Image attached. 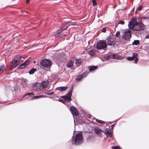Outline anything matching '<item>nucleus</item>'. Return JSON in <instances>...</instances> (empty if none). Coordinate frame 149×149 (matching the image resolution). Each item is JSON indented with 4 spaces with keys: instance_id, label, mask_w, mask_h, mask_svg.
<instances>
[{
    "instance_id": "obj_1",
    "label": "nucleus",
    "mask_w": 149,
    "mask_h": 149,
    "mask_svg": "<svg viewBox=\"0 0 149 149\" xmlns=\"http://www.w3.org/2000/svg\"><path fill=\"white\" fill-rule=\"evenodd\" d=\"M128 27L129 29L134 31H138L141 30H143L144 29L143 24L138 23H136L135 24H132L130 23L128 24Z\"/></svg>"
},
{
    "instance_id": "obj_2",
    "label": "nucleus",
    "mask_w": 149,
    "mask_h": 149,
    "mask_svg": "<svg viewBox=\"0 0 149 149\" xmlns=\"http://www.w3.org/2000/svg\"><path fill=\"white\" fill-rule=\"evenodd\" d=\"M21 57L20 55L16 56L14 58V59L12 60L11 64V66L13 67V68L16 67L19 63V60L20 59Z\"/></svg>"
},
{
    "instance_id": "obj_3",
    "label": "nucleus",
    "mask_w": 149,
    "mask_h": 149,
    "mask_svg": "<svg viewBox=\"0 0 149 149\" xmlns=\"http://www.w3.org/2000/svg\"><path fill=\"white\" fill-rule=\"evenodd\" d=\"M82 142V135L79 133L77 134L75 136L74 143H73V144L75 145H79Z\"/></svg>"
},
{
    "instance_id": "obj_4",
    "label": "nucleus",
    "mask_w": 149,
    "mask_h": 149,
    "mask_svg": "<svg viewBox=\"0 0 149 149\" xmlns=\"http://www.w3.org/2000/svg\"><path fill=\"white\" fill-rule=\"evenodd\" d=\"M52 62L49 60L45 59L42 60L40 61L41 65L44 67H49L51 65Z\"/></svg>"
},
{
    "instance_id": "obj_5",
    "label": "nucleus",
    "mask_w": 149,
    "mask_h": 149,
    "mask_svg": "<svg viewBox=\"0 0 149 149\" xmlns=\"http://www.w3.org/2000/svg\"><path fill=\"white\" fill-rule=\"evenodd\" d=\"M107 44L105 42L99 41L96 45V48L97 49H104L107 47Z\"/></svg>"
},
{
    "instance_id": "obj_6",
    "label": "nucleus",
    "mask_w": 149,
    "mask_h": 149,
    "mask_svg": "<svg viewBox=\"0 0 149 149\" xmlns=\"http://www.w3.org/2000/svg\"><path fill=\"white\" fill-rule=\"evenodd\" d=\"M131 31L129 29L126 30L123 36V38L126 40L129 39L131 37Z\"/></svg>"
},
{
    "instance_id": "obj_7",
    "label": "nucleus",
    "mask_w": 149,
    "mask_h": 149,
    "mask_svg": "<svg viewBox=\"0 0 149 149\" xmlns=\"http://www.w3.org/2000/svg\"><path fill=\"white\" fill-rule=\"evenodd\" d=\"M70 111L73 116H77L79 115L77 109L74 106L70 107Z\"/></svg>"
},
{
    "instance_id": "obj_8",
    "label": "nucleus",
    "mask_w": 149,
    "mask_h": 149,
    "mask_svg": "<svg viewBox=\"0 0 149 149\" xmlns=\"http://www.w3.org/2000/svg\"><path fill=\"white\" fill-rule=\"evenodd\" d=\"M107 44L109 46H114L116 45V42L112 38H109L107 39Z\"/></svg>"
},
{
    "instance_id": "obj_9",
    "label": "nucleus",
    "mask_w": 149,
    "mask_h": 149,
    "mask_svg": "<svg viewBox=\"0 0 149 149\" xmlns=\"http://www.w3.org/2000/svg\"><path fill=\"white\" fill-rule=\"evenodd\" d=\"M108 58H112L113 59H116L118 58L117 55L116 54H109L108 56Z\"/></svg>"
},
{
    "instance_id": "obj_10",
    "label": "nucleus",
    "mask_w": 149,
    "mask_h": 149,
    "mask_svg": "<svg viewBox=\"0 0 149 149\" xmlns=\"http://www.w3.org/2000/svg\"><path fill=\"white\" fill-rule=\"evenodd\" d=\"M62 98H63L65 100L69 102L71 100V96L68 95H66L62 96Z\"/></svg>"
},
{
    "instance_id": "obj_11",
    "label": "nucleus",
    "mask_w": 149,
    "mask_h": 149,
    "mask_svg": "<svg viewBox=\"0 0 149 149\" xmlns=\"http://www.w3.org/2000/svg\"><path fill=\"white\" fill-rule=\"evenodd\" d=\"M68 88V87L67 86H60L59 87L56 88V90H59L60 91H65Z\"/></svg>"
},
{
    "instance_id": "obj_12",
    "label": "nucleus",
    "mask_w": 149,
    "mask_h": 149,
    "mask_svg": "<svg viewBox=\"0 0 149 149\" xmlns=\"http://www.w3.org/2000/svg\"><path fill=\"white\" fill-rule=\"evenodd\" d=\"M74 63V61H73L72 60H70L67 63V67L71 68L73 66Z\"/></svg>"
},
{
    "instance_id": "obj_13",
    "label": "nucleus",
    "mask_w": 149,
    "mask_h": 149,
    "mask_svg": "<svg viewBox=\"0 0 149 149\" xmlns=\"http://www.w3.org/2000/svg\"><path fill=\"white\" fill-rule=\"evenodd\" d=\"M95 132L97 134H101V132H102V130L101 129H100L98 127H97L95 128L94 129Z\"/></svg>"
},
{
    "instance_id": "obj_14",
    "label": "nucleus",
    "mask_w": 149,
    "mask_h": 149,
    "mask_svg": "<svg viewBox=\"0 0 149 149\" xmlns=\"http://www.w3.org/2000/svg\"><path fill=\"white\" fill-rule=\"evenodd\" d=\"M41 85L43 88H47L48 86V83L47 81H43L41 83Z\"/></svg>"
},
{
    "instance_id": "obj_15",
    "label": "nucleus",
    "mask_w": 149,
    "mask_h": 149,
    "mask_svg": "<svg viewBox=\"0 0 149 149\" xmlns=\"http://www.w3.org/2000/svg\"><path fill=\"white\" fill-rule=\"evenodd\" d=\"M97 66H90L88 67L89 70L90 71L94 70L97 69Z\"/></svg>"
},
{
    "instance_id": "obj_16",
    "label": "nucleus",
    "mask_w": 149,
    "mask_h": 149,
    "mask_svg": "<svg viewBox=\"0 0 149 149\" xmlns=\"http://www.w3.org/2000/svg\"><path fill=\"white\" fill-rule=\"evenodd\" d=\"M75 61V64L76 66L78 67L80 66L81 63L80 59H76Z\"/></svg>"
},
{
    "instance_id": "obj_17",
    "label": "nucleus",
    "mask_w": 149,
    "mask_h": 149,
    "mask_svg": "<svg viewBox=\"0 0 149 149\" xmlns=\"http://www.w3.org/2000/svg\"><path fill=\"white\" fill-rule=\"evenodd\" d=\"M41 87V85L38 84H36V85H34L33 88H34V89H35V88H36V90L37 91H39Z\"/></svg>"
},
{
    "instance_id": "obj_18",
    "label": "nucleus",
    "mask_w": 149,
    "mask_h": 149,
    "mask_svg": "<svg viewBox=\"0 0 149 149\" xmlns=\"http://www.w3.org/2000/svg\"><path fill=\"white\" fill-rule=\"evenodd\" d=\"M130 23H131L132 24H135L137 23V20L136 19L132 18L131 19V22L129 23V24Z\"/></svg>"
},
{
    "instance_id": "obj_19",
    "label": "nucleus",
    "mask_w": 149,
    "mask_h": 149,
    "mask_svg": "<svg viewBox=\"0 0 149 149\" xmlns=\"http://www.w3.org/2000/svg\"><path fill=\"white\" fill-rule=\"evenodd\" d=\"M6 70V68L4 65H3L0 66V72Z\"/></svg>"
},
{
    "instance_id": "obj_20",
    "label": "nucleus",
    "mask_w": 149,
    "mask_h": 149,
    "mask_svg": "<svg viewBox=\"0 0 149 149\" xmlns=\"http://www.w3.org/2000/svg\"><path fill=\"white\" fill-rule=\"evenodd\" d=\"M139 43V40H134V41L132 42V45H137Z\"/></svg>"
},
{
    "instance_id": "obj_21",
    "label": "nucleus",
    "mask_w": 149,
    "mask_h": 149,
    "mask_svg": "<svg viewBox=\"0 0 149 149\" xmlns=\"http://www.w3.org/2000/svg\"><path fill=\"white\" fill-rule=\"evenodd\" d=\"M26 66L25 64H24L23 63L21 64L18 68V69H23Z\"/></svg>"
},
{
    "instance_id": "obj_22",
    "label": "nucleus",
    "mask_w": 149,
    "mask_h": 149,
    "mask_svg": "<svg viewBox=\"0 0 149 149\" xmlns=\"http://www.w3.org/2000/svg\"><path fill=\"white\" fill-rule=\"evenodd\" d=\"M36 71V69L32 68L29 71V73L30 74H33Z\"/></svg>"
},
{
    "instance_id": "obj_23",
    "label": "nucleus",
    "mask_w": 149,
    "mask_h": 149,
    "mask_svg": "<svg viewBox=\"0 0 149 149\" xmlns=\"http://www.w3.org/2000/svg\"><path fill=\"white\" fill-rule=\"evenodd\" d=\"M44 97V96L43 95H38L35 96H34L33 98V99H37L40 98H42Z\"/></svg>"
},
{
    "instance_id": "obj_24",
    "label": "nucleus",
    "mask_w": 149,
    "mask_h": 149,
    "mask_svg": "<svg viewBox=\"0 0 149 149\" xmlns=\"http://www.w3.org/2000/svg\"><path fill=\"white\" fill-rule=\"evenodd\" d=\"M88 53L90 55L93 56L95 54V51L93 50H91L88 52Z\"/></svg>"
},
{
    "instance_id": "obj_25",
    "label": "nucleus",
    "mask_w": 149,
    "mask_h": 149,
    "mask_svg": "<svg viewBox=\"0 0 149 149\" xmlns=\"http://www.w3.org/2000/svg\"><path fill=\"white\" fill-rule=\"evenodd\" d=\"M82 78V76L81 75L78 76L76 79V81H79Z\"/></svg>"
},
{
    "instance_id": "obj_26",
    "label": "nucleus",
    "mask_w": 149,
    "mask_h": 149,
    "mask_svg": "<svg viewBox=\"0 0 149 149\" xmlns=\"http://www.w3.org/2000/svg\"><path fill=\"white\" fill-rule=\"evenodd\" d=\"M106 133L108 135H109V137H111L112 136V135L111 132L110 131L107 130L106 131Z\"/></svg>"
},
{
    "instance_id": "obj_27",
    "label": "nucleus",
    "mask_w": 149,
    "mask_h": 149,
    "mask_svg": "<svg viewBox=\"0 0 149 149\" xmlns=\"http://www.w3.org/2000/svg\"><path fill=\"white\" fill-rule=\"evenodd\" d=\"M30 61V60L29 59H27L23 63L26 65L29 63Z\"/></svg>"
},
{
    "instance_id": "obj_28",
    "label": "nucleus",
    "mask_w": 149,
    "mask_h": 149,
    "mask_svg": "<svg viewBox=\"0 0 149 149\" xmlns=\"http://www.w3.org/2000/svg\"><path fill=\"white\" fill-rule=\"evenodd\" d=\"M95 119L96 121L98 122V123H101L102 124H103V123H104V122L103 121L101 120H97V119Z\"/></svg>"
},
{
    "instance_id": "obj_29",
    "label": "nucleus",
    "mask_w": 149,
    "mask_h": 149,
    "mask_svg": "<svg viewBox=\"0 0 149 149\" xmlns=\"http://www.w3.org/2000/svg\"><path fill=\"white\" fill-rule=\"evenodd\" d=\"M127 60L128 61H132L134 60V59L132 56H129L127 58Z\"/></svg>"
},
{
    "instance_id": "obj_30",
    "label": "nucleus",
    "mask_w": 149,
    "mask_h": 149,
    "mask_svg": "<svg viewBox=\"0 0 149 149\" xmlns=\"http://www.w3.org/2000/svg\"><path fill=\"white\" fill-rule=\"evenodd\" d=\"M72 89H71L70 91H69L68 93V95L71 96V95L72 93Z\"/></svg>"
},
{
    "instance_id": "obj_31",
    "label": "nucleus",
    "mask_w": 149,
    "mask_h": 149,
    "mask_svg": "<svg viewBox=\"0 0 149 149\" xmlns=\"http://www.w3.org/2000/svg\"><path fill=\"white\" fill-rule=\"evenodd\" d=\"M138 55V54L136 53H133V54L132 57L134 58V59L137 58V56Z\"/></svg>"
},
{
    "instance_id": "obj_32",
    "label": "nucleus",
    "mask_w": 149,
    "mask_h": 149,
    "mask_svg": "<svg viewBox=\"0 0 149 149\" xmlns=\"http://www.w3.org/2000/svg\"><path fill=\"white\" fill-rule=\"evenodd\" d=\"M45 93L49 95H51L54 94V92H45Z\"/></svg>"
},
{
    "instance_id": "obj_33",
    "label": "nucleus",
    "mask_w": 149,
    "mask_h": 149,
    "mask_svg": "<svg viewBox=\"0 0 149 149\" xmlns=\"http://www.w3.org/2000/svg\"><path fill=\"white\" fill-rule=\"evenodd\" d=\"M120 32L119 31H117L116 32V35L117 37H119L120 36Z\"/></svg>"
},
{
    "instance_id": "obj_34",
    "label": "nucleus",
    "mask_w": 149,
    "mask_h": 149,
    "mask_svg": "<svg viewBox=\"0 0 149 149\" xmlns=\"http://www.w3.org/2000/svg\"><path fill=\"white\" fill-rule=\"evenodd\" d=\"M88 74V73L87 72H84L81 74V75L82 76V77H84L86 76Z\"/></svg>"
},
{
    "instance_id": "obj_35",
    "label": "nucleus",
    "mask_w": 149,
    "mask_h": 149,
    "mask_svg": "<svg viewBox=\"0 0 149 149\" xmlns=\"http://www.w3.org/2000/svg\"><path fill=\"white\" fill-rule=\"evenodd\" d=\"M31 95H34V94L33 93H28L26 94L24 96H25V97H26L27 95L31 96Z\"/></svg>"
},
{
    "instance_id": "obj_36",
    "label": "nucleus",
    "mask_w": 149,
    "mask_h": 149,
    "mask_svg": "<svg viewBox=\"0 0 149 149\" xmlns=\"http://www.w3.org/2000/svg\"><path fill=\"white\" fill-rule=\"evenodd\" d=\"M93 6H95L97 4V3L95 0H93Z\"/></svg>"
},
{
    "instance_id": "obj_37",
    "label": "nucleus",
    "mask_w": 149,
    "mask_h": 149,
    "mask_svg": "<svg viewBox=\"0 0 149 149\" xmlns=\"http://www.w3.org/2000/svg\"><path fill=\"white\" fill-rule=\"evenodd\" d=\"M118 24H121L122 25H123L125 24V22L124 21L122 20L120 21H119Z\"/></svg>"
},
{
    "instance_id": "obj_38",
    "label": "nucleus",
    "mask_w": 149,
    "mask_h": 149,
    "mask_svg": "<svg viewBox=\"0 0 149 149\" xmlns=\"http://www.w3.org/2000/svg\"><path fill=\"white\" fill-rule=\"evenodd\" d=\"M142 7L141 6H139L137 8V11L138 10V11L141 10L142 9Z\"/></svg>"
},
{
    "instance_id": "obj_39",
    "label": "nucleus",
    "mask_w": 149,
    "mask_h": 149,
    "mask_svg": "<svg viewBox=\"0 0 149 149\" xmlns=\"http://www.w3.org/2000/svg\"><path fill=\"white\" fill-rule=\"evenodd\" d=\"M102 32H105L106 31V29L105 28H103L102 30Z\"/></svg>"
},
{
    "instance_id": "obj_40",
    "label": "nucleus",
    "mask_w": 149,
    "mask_h": 149,
    "mask_svg": "<svg viewBox=\"0 0 149 149\" xmlns=\"http://www.w3.org/2000/svg\"><path fill=\"white\" fill-rule=\"evenodd\" d=\"M138 61V59L137 58H136L134 61V63H136Z\"/></svg>"
},
{
    "instance_id": "obj_41",
    "label": "nucleus",
    "mask_w": 149,
    "mask_h": 149,
    "mask_svg": "<svg viewBox=\"0 0 149 149\" xmlns=\"http://www.w3.org/2000/svg\"><path fill=\"white\" fill-rule=\"evenodd\" d=\"M118 146H113L112 147V149H118Z\"/></svg>"
},
{
    "instance_id": "obj_42",
    "label": "nucleus",
    "mask_w": 149,
    "mask_h": 149,
    "mask_svg": "<svg viewBox=\"0 0 149 149\" xmlns=\"http://www.w3.org/2000/svg\"><path fill=\"white\" fill-rule=\"evenodd\" d=\"M89 116L88 117L89 118L93 119V118H94V117L93 116H90V115H89Z\"/></svg>"
},
{
    "instance_id": "obj_43",
    "label": "nucleus",
    "mask_w": 149,
    "mask_h": 149,
    "mask_svg": "<svg viewBox=\"0 0 149 149\" xmlns=\"http://www.w3.org/2000/svg\"><path fill=\"white\" fill-rule=\"evenodd\" d=\"M114 125V124H113V125H111V126H110V129L111 130V129H113V127Z\"/></svg>"
},
{
    "instance_id": "obj_44",
    "label": "nucleus",
    "mask_w": 149,
    "mask_h": 149,
    "mask_svg": "<svg viewBox=\"0 0 149 149\" xmlns=\"http://www.w3.org/2000/svg\"><path fill=\"white\" fill-rule=\"evenodd\" d=\"M146 38H149V34L146 35Z\"/></svg>"
},
{
    "instance_id": "obj_45",
    "label": "nucleus",
    "mask_w": 149,
    "mask_h": 149,
    "mask_svg": "<svg viewBox=\"0 0 149 149\" xmlns=\"http://www.w3.org/2000/svg\"><path fill=\"white\" fill-rule=\"evenodd\" d=\"M59 100L60 101H61V102H64V101L61 99H59Z\"/></svg>"
},
{
    "instance_id": "obj_46",
    "label": "nucleus",
    "mask_w": 149,
    "mask_h": 149,
    "mask_svg": "<svg viewBox=\"0 0 149 149\" xmlns=\"http://www.w3.org/2000/svg\"><path fill=\"white\" fill-rule=\"evenodd\" d=\"M30 0H26V2L27 3H28L29 1H30Z\"/></svg>"
},
{
    "instance_id": "obj_47",
    "label": "nucleus",
    "mask_w": 149,
    "mask_h": 149,
    "mask_svg": "<svg viewBox=\"0 0 149 149\" xmlns=\"http://www.w3.org/2000/svg\"><path fill=\"white\" fill-rule=\"evenodd\" d=\"M36 61H34L33 62V63H36Z\"/></svg>"
},
{
    "instance_id": "obj_48",
    "label": "nucleus",
    "mask_w": 149,
    "mask_h": 149,
    "mask_svg": "<svg viewBox=\"0 0 149 149\" xmlns=\"http://www.w3.org/2000/svg\"><path fill=\"white\" fill-rule=\"evenodd\" d=\"M138 10H137V9L136 10V13H138Z\"/></svg>"
},
{
    "instance_id": "obj_49",
    "label": "nucleus",
    "mask_w": 149,
    "mask_h": 149,
    "mask_svg": "<svg viewBox=\"0 0 149 149\" xmlns=\"http://www.w3.org/2000/svg\"><path fill=\"white\" fill-rule=\"evenodd\" d=\"M64 36H66L67 35L66 34H64V35H63Z\"/></svg>"
},
{
    "instance_id": "obj_50",
    "label": "nucleus",
    "mask_w": 149,
    "mask_h": 149,
    "mask_svg": "<svg viewBox=\"0 0 149 149\" xmlns=\"http://www.w3.org/2000/svg\"><path fill=\"white\" fill-rule=\"evenodd\" d=\"M67 27H67L66 28H65L64 30H66V29H67Z\"/></svg>"
},
{
    "instance_id": "obj_51",
    "label": "nucleus",
    "mask_w": 149,
    "mask_h": 149,
    "mask_svg": "<svg viewBox=\"0 0 149 149\" xmlns=\"http://www.w3.org/2000/svg\"><path fill=\"white\" fill-rule=\"evenodd\" d=\"M68 22H65V23H67Z\"/></svg>"
},
{
    "instance_id": "obj_52",
    "label": "nucleus",
    "mask_w": 149,
    "mask_h": 149,
    "mask_svg": "<svg viewBox=\"0 0 149 149\" xmlns=\"http://www.w3.org/2000/svg\"><path fill=\"white\" fill-rule=\"evenodd\" d=\"M118 1L119 2V4H120V1L119 0H118Z\"/></svg>"
},
{
    "instance_id": "obj_53",
    "label": "nucleus",
    "mask_w": 149,
    "mask_h": 149,
    "mask_svg": "<svg viewBox=\"0 0 149 149\" xmlns=\"http://www.w3.org/2000/svg\"><path fill=\"white\" fill-rule=\"evenodd\" d=\"M73 139V137H72V139Z\"/></svg>"
},
{
    "instance_id": "obj_54",
    "label": "nucleus",
    "mask_w": 149,
    "mask_h": 149,
    "mask_svg": "<svg viewBox=\"0 0 149 149\" xmlns=\"http://www.w3.org/2000/svg\"><path fill=\"white\" fill-rule=\"evenodd\" d=\"M74 123H75V120H74Z\"/></svg>"
}]
</instances>
